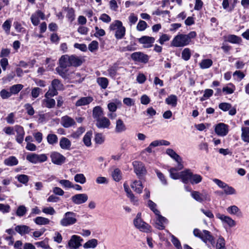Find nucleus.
I'll return each mask as SVG.
<instances>
[{
	"label": "nucleus",
	"instance_id": "32",
	"mask_svg": "<svg viewBox=\"0 0 249 249\" xmlns=\"http://www.w3.org/2000/svg\"><path fill=\"white\" fill-rule=\"evenodd\" d=\"M70 60L71 66L78 67L81 65L83 62L81 58L74 55L70 56Z\"/></svg>",
	"mask_w": 249,
	"mask_h": 249
},
{
	"label": "nucleus",
	"instance_id": "58",
	"mask_svg": "<svg viewBox=\"0 0 249 249\" xmlns=\"http://www.w3.org/2000/svg\"><path fill=\"white\" fill-rule=\"evenodd\" d=\"M42 212L46 214L54 215L56 212L54 208L52 207H44L42 209Z\"/></svg>",
	"mask_w": 249,
	"mask_h": 249
},
{
	"label": "nucleus",
	"instance_id": "23",
	"mask_svg": "<svg viewBox=\"0 0 249 249\" xmlns=\"http://www.w3.org/2000/svg\"><path fill=\"white\" fill-rule=\"evenodd\" d=\"M59 146L63 150H70L71 147V142L67 138L62 137L59 141Z\"/></svg>",
	"mask_w": 249,
	"mask_h": 249
},
{
	"label": "nucleus",
	"instance_id": "20",
	"mask_svg": "<svg viewBox=\"0 0 249 249\" xmlns=\"http://www.w3.org/2000/svg\"><path fill=\"white\" fill-rule=\"evenodd\" d=\"M139 42L143 45L145 48H150L155 41V38L148 36H143L139 38Z\"/></svg>",
	"mask_w": 249,
	"mask_h": 249
},
{
	"label": "nucleus",
	"instance_id": "51",
	"mask_svg": "<svg viewBox=\"0 0 249 249\" xmlns=\"http://www.w3.org/2000/svg\"><path fill=\"white\" fill-rule=\"evenodd\" d=\"M27 211L26 207L24 205H20L18 207L16 215L18 216L21 217L25 215Z\"/></svg>",
	"mask_w": 249,
	"mask_h": 249
},
{
	"label": "nucleus",
	"instance_id": "36",
	"mask_svg": "<svg viewBox=\"0 0 249 249\" xmlns=\"http://www.w3.org/2000/svg\"><path fill=\"white\" fill-rule=\"evenodd\" d=\"M226 40L233 44H238L241 42V38L235 35H230L226 37Z\"/></svg>",
	"mask_w": 249,
	"mask_h": 249
},
{
	"label": "nucleus",
	"instance_id": "59",
	"mask_svg": "<svg viewBox=\"0 0 249 249\" xmlns=\"http://www.w3.org/2000/svg\"><path fill=\"white\" fill-rule=\"evenodd\" d=\"M37 247H40L44 249H51L48 244V240L45 239L44 241L36 243Z\"/></svg>",
	"mask_w": 249,
	"mask_h": 249
},
{
	"label": "nucleus",
	"instance_id": "12",
	"mask_svg": "<svg viewBox=\"0 0 249 249\" xmlns=\"http://www.w3.org/2000/svg\"><path fill=\"white\" fill-rule=\"evenodd\" d=\"M216 217L220 219L223 224H227L230 227H233L236 225L235 221L231 217L220 213L215 214Z\"/></svg>",
	"mask_w": 249,
	"mask_h": 249
},
{
	"label": "nucleus",
	"instance_id": "56",
	"mask_svg": "<svg viewBox=\"0 0 249 249\" xmlns=\"http://www.w3.org/2000/svg\"><path fill=\"white\" fill-rule=\"evenodd\" d=\"M66 17L70 22H72L75 19L74 10L72 8H69L67 10Z\"/></svg>",
	"mask_w": 249,
	"mask_h": 249
},
{
	"label": "nucleus",
	"instance_id": "21",
	"mask_svg": "<svg viewBox=\"0 0 249 249\" xmlns=\"http://www.w3.org/2000/svg\"><path fill=\"white\" fill-rule=\"evenodd\" d=\"M96 121V125L99 128H108L110 125V121L106 117H102Z\"/></svg>",
	"mask_w": 249,
	"mask_h": 249
},
{
	"label": "nucleus",
	"instance_id": "34",
	"mask_svg": "<svg viewBox=\"0 0 249 249\" xmlns=\"http://www.w3.org/2000/svg\"><path fill=\"white\" fill-rule=\"evenodd\" d=\"M98 245V240L96 239H91L88 240L83 245V248L84 249H94Z\"/></svg>",
	"mask_w": 249,
	"mask_h": 249
},
{
	"label": "nucleus",
	"instance_id": "4",
	"mask_svg": "<svg viewBox=\"0 0 249 249\" xmlns=\"http://www.w3.org/2000/svg\"><path fill=\"white\" fill-rule=\"evenodd\" d=\"M77 214L72 212H67L64 214L60 221V225L63 227H68L75 224L77 221Z\"/></svg>",
	"mask_w": 249,
	"mask_h": 249
},
{
	"label": "nucleus",
	"instance_id": "30",
	"mask_svg": "<svg viewBox=\"0 0 249 249\" xmlns=\"http://www.w3.org/2000/svg\"><path fill=\"white\" fill-rule=\"evenodd\" d=\"M15 231L20 235L28 233L31 231L29 227L26 225H18L15 227Z\"/></svg>",
	"mask_w": 249,
	"mask_h": 249
},
{
	"label": "nucleus",
	"instance_id": "48",
	"mask_svg": "<svg viewBox=\"0 0 249 249\" xmlns=\"http://www.w3.org/2000/svg\"><path fill=\"white\" fill-rule=\"evenodd\" d=\"M74 181L80 184H84L86 182V178L84 174H77L74 177Z\"/></svg>",
	"mask_w": 249,
	"mask_h": 249
},
{
	"label": "nucleus",
	"instance_id": "1",
	"mask_svg": "<svg viewBox=\"0 0 249 249\" xmlns=\"http://www.w3.org/2000/svg\"><path fill=\"white\" fill-rule=\"evenodd\" d=\"M196 36L195 31H191L187 35L179 34L176 36L171 41V46L175 47H182L190 44L191 39Z\"/></svg>",
	"mask_w": 249,
	"mask_h": 249
},
{
	"label": "nucleus",
	"instance_id": "50",
	"mask_svg": "<svg viewBox=\"0 0 249 249\" xmlns=\"http://www.w3.org/2000/svg\"><path fill=\"white\" fill-rule=\"evenodd\" d=\"M59 183L65 188H74V185L69 180L61 179L58 181Z\"/></svg>",
	"mask_w": 249,
	"mask_h": 249
},
{
	"label": "nucleus",
	"instance_id": "41",
	"mask_svg": "<svg viewBox=\"0 0 249 249\" xmlns=\"http://www.w3.org/2000/svg\"><path fill=\"white\" fill-rule=\"evenodd\" d=\"M23 88V85L22 84H16L11 86L9 90L12 95L18 94Z\"/></svg>",
	"mask_w": 249,
	"mask_h": 249
},
{
	"label": "nucleus",
	"instance_id": "19",
	"mask_svg": "<svg viewBox=\"0 0 249 249\" xmlns=\"http://www.w3.org/2000/svg\"><path fill=\"white\" fill-rule=\"evenodd\" d=\"M45 15L40 10H37L35 13L32 14L31 17V20L32 24L35 26H37L39 23V19H44Z\"/></svg>",
	"mask_w": 249,
	"mask_h": 249
},
{
	"label": "nucleus",
	"instance_id": "16",
	"mask_svg": "<svg viewBox=\"0 0 249 249\" xmlns=\"http://www.w3.org/2000/svg\"><path fill=\"white\" fill-rule=\"evenodd\" d=\"M72 202L76 205H80L85 203L88 199V196L86 194H78L71 197Z\"/></svg>",
	"mask_w": 249,
	"mask_h": 249
},
{
	"label": "nucleus",
	"instance_id": "5",
	"mask_svg": "<svg viewBox=\"0 0 249 249\" xmlns=\"http://www.w3.org/2000/svg\"><path fill=\"white\" fill-rule=\"evenodd\" d=\"M136 228L144 232H149L151 231V226L144 222L141 218V213H138L133 221Z\"/></svg>",
	"mask_w": 249,
	"mask_h": 249
},
{
	"label": "nucleus",
	"instance_id": "27",
	"mask_svg": "<svg viewBox=\"0 0 249 249\" xmlns=\"http://www.w3.org/2000/svg\"><path fill=\"white\" fill-rule=\"evenodd\" d=\"M165 102L168 105L176 107L177 105L178 97L175 95L171 94L165 99Z\"/></svg>",
	"mask_w": 249,
	"mask_h": 249
},
{
	"label": "nucleus",
	"instance_id": "49",
	"mask_svg": "<svg viewBox=\"0 0 249 249\" xmlns=\"http://www.w3.org/2000/svg\"><path fill=\"white\" fill-rule=\"evenodd\" d=\"M125 34V28L123 26L122 27L119 29L118 30H117L115 34V37L118 39H120L123 38Z\"/></svg>",
	"mask_w": 249,
	"mask_h": 249
},
{
	"label": "nucleus",
	"instance_id": "22",
	"mask_svg": "<svg viewBox=\"0 0 249 249\" xmlns=\"http://www.w3.org/2000/svg\"><path fill=\"white\" fill-rule=\"evenodd\" d=\"M15 129L17 133L16 141L19 143H21L23 141L25 135L23 128L22 126L17 125L15 126Z\"/></svg>",
	"mask_w": 249,
	"mask_h": 249
},
{
	"label": "nucleus",
	"instance_id": "42",
	"mask_svg": "<svg viewBox=\"0 0 249 249\" xmlns=\"http://www.w3.org/2000/svg\"><path fill=\"white\" fill-rule=\"evenodd\" d=\"M242 140L247 142H249V127L242 128Z\"/></svg>",
	"mask_w": 249,
	"mask_h": 249
},
{
	"label": "nucleus",
	"instance_id": "35",
	"mask_svg": "<svg viewBox=\"0 0 249 249\" xmlns=\"http://www.w3.org/2000/svg\"><path fill=\"white\" fill-rule=\"evenodd\" d=\"M202 180V177L199 174H194L192 172L191 176L190 183L192 184H196L201 182Z\"/></svg>",
	"mask_w": 249,
	"mask_h": 249
},
{
	"label": "nucleus",
	"instance_id": "63",
	"mask_svg": "<svg viewBox=\"0 0 249 249\" xmlns=\"http://www.w3.org/2000/svg\"><path fill=\"white\" fill-rule=\"evenodd\" d=\"M147 23L143 20H140L137 26V29L139 31H144L147 27Z\"/></svg>",
	"mask_w": 249,
	"mask_h": 249
},
{
	"label": "nucleus",
	"instance_id": "55",
	"mask_svg": "<svg viewBox=\"0 0 249 249\" xmlns=\"http://www.w3.org/2000/svg\"><path fill=\"white\" fill-rule=\"evenodd\" d=\"M118 71V67L116 65H114L107 70L109 75L111 77H114Z\"/></svg>",
	"mask_w": 249,
	"mask_h": 249
},
{
	"label": "nucleus",
	"instance_id": "39",
	"mask_svg": "<svg viewBox=\"0 0 249 249\" xmlns=\"http://www.w3.org/2000/svg\"><path fill=\"white\" fill-rule=\"evenodd\" d=\"M213 61L210 59H203L199 63L200 68L202 69H208L213 65Z\"/></svg>",
	"mask_w": 249,
	"mask_h": 249
},
{
	"label": "nucleus",
	"instance_id": "29",
	"mask_svg": "<svg viewBox=\"0 0 249 249\" xmlns=\"http://www.w3.org/2000/svg\"><path fill=\"white\" fill-rule=\"evenodd\" d=\"M42 104L45 107L51 108L55 106V101L50 97H45L42 101Z\"/></svg>",
	"mask_w": 249,
	"mask_h": 249
},
{
	"label": "nucleus",
	"instance_id": "24",
	"mask_svg": "<svg viewBox=\"0 0 249 249\" xmlns=\"http://www.w3.org/2000/svg\"><path fill=\"white\" fill-rule=\"evenodd\" d=\"M93 100V98L90 96L82 97L76 101L75 106L76 107L86 106L90 104Z\"/></svg>",
	"mask_w": 249,
	"mask_h": 249
},
{
	"label": "nucleus",
	"instance_id": "15",
	"mask_svg": "<svg viewBox=\"0 0 249 249\" xmlns=\"http://www.w3.org/2000/svg\"><path fill=\"white\" fill-rule=\"evenodd\" d=\"M131 57L135 61L144 63H147L149 60V56L147 55L140 52L132 53Z\"/></svg>",
	"mask_w": 249,
	"mask_h": 249
},
{
	"label": "nucleus",
	"instance_id": "11",
	"mask_svg": "<svg viewBox=\"0 0 249 249\" xmlns=\"http://www.w3.org/2000/svg\"><path fill=\"white\" fill-rule=\"evenodd\" d=\"M50 158L52 162L56 165H61L64 163L66 158L58 152H53L51 153Z\"/></svg>",
	"mask_w": 249,
	"mask_h": 249
},
{
	"label": "nucleus",
	"instance_id": "3",
	"mask_svg": "<svg viewBox=\"0 0 249 249\" xmlns=\"http://www.w3.org/2000/svg\"><path fill=\"white\" fill-rule=\"evenodd\" d=\"M59 61V67L56 68V71L61 77L66 78L69 75L68 67L71 66L70 55H62Z\"/></svg>",
	"mask_w": 249,
	"mask_h": 249
},
{
	"label": "nucleus",
	"instance_id": "31",
	"mask_svg": "<svg viewBox=\"0 0 249 249\" xmlns=\"http://www.w3.org/2000/svg\"><path fill=\"white\" fill-rule=\"evenodd\" d=\"M126 126L124 122L121 119H118L116 121L115 131L117 133H121L125 131Z\"/></svg>",
	"mask_w": 249,
	"mask_h": 249
},
{
	"label": "nucleus",
	"instance_id": "45",
	"mask_svg": "<svg viewBox=\"0 0 249 249\" xmlns=\"http://www.w3.org/2000/svg\"><path fill=\"white\" fill-rule=\"evenodd\" d=\"M123 24L122 22L118 20H116L114 21H113L109 26V29L110 30H118L119 29L122 27Z\"/></svg>",
	"mask_w": 249,
	"mask_h": 249
},
{
	"label": "nucleus",
	"instance_id": "37",
	"mask_svg": "<svg viewBox=\"0 0 249 249\" xmlns=\"http://www.w3.org/2000/svg\"><path fill=\"white\" fill-rule=\"evenodd\" d=\"M53 89L57 90H61L63 89V85L58 79H55L52 82L51 85L50 86Z\"/></svg>",
	"mask_w": 249,
	"mask_h": 249
},
{
	"label": "nucleus",
	"instance_id": "2",
	"mask_svg": "<svg viewBox=\"0 0 249 249\" xmlns=\"http://www.w3.org/2000/svg\"><path fill=\"white\" fill-rule=\"evenodd\" d=\"M180 170L178 169V166L171 168L169 170L170 177L174 179H180L181 181L185 184L190 182L192 173L191 170L189 169H186L180 172H177L178 171Z\"/></svg>",
	"mask_w": 249,
	"mask_h": 249
},
{
	"label": "nucleus",
	"instance_id": "9",
	"mask_svg": "<svg viewBox=\"0 0 249 249\" xmlns=\"http://www.w3.org/2000/svg\"><path fill=\"white\" fill-rule=\"evenodd\" d=\"M83 239L79 236L73 235L68 242L67 247L70 249H77L81 246Z\"/></svg>",
	"mask_w": 249,
	"mask_h": 249
},
{
	"label": "nucleus",
	"instance_id": "64",
	"mask_svg": "<svg viewBox=\"0 0 249 249\" xmlns=\"http://www.w3.org/2000/svg\"><path fill=\"white\" fill-rule=\"evenodd\" d=\"M25 109L27 111V113L28 115L32 116L35 113V110L32 106V105L30 104H26L24 106Z\"/></svg>",
	"mask_w": 249,
	"mask_h": 249
},
{
	"label": "nucleus",
	"instance_id": "13",
	"mask_svg": "<svg viewBox=\"0 0 249 249\" xmlns=\"http://www.w3.org/2000/svg\"><path fill=\"white\" fill-rule=\"evenodd\" d=\"M155 227L159 230L164 229L165 228V224L167 223V219L165 217L162 216L160 214V212L155 214Z\"/></svg>",
	"mask_w": 249,
	"mask_h": 249
},
{
	"label": "nucleus",
	"instance_id": "61",
	"mask_svg": "<svg viewBox=\"0 0 249 249\" xmlns=\"http://www.w3.org/2000/svg\"><path fill=\"white\" fill-rule=\"evenodd\" d=\"M16 178L19 182L23 184H26L29 181V177L26 175H18Z\"/></svg>",
	"mask_w": 249,
	"mask_h": 249
},
{
	"label": "nucleus",
	"instance_id": "52",
	"mask_svg": "<svg viewBox=\"0 0 249 249\" xmlns=\"http://www.w3.org/2000/svg\"><path fill=\"white\" fill-rule=\"evenodd\" d=\"M85 129L83 127H79L75 132L71 134V137L73 139H78L85 132Z\"/></svg>",
	"mask_w": 249,
	"mask_h": 249
},
{
	"label": "nucleus",
	"instance_id": "47",
	"mask_svg": "<svg viewBox=\"0 0 249 249\" xmlns=\"http://www.w3.org/2000/svg\"><path fill=\"white\" fill-rule=\"evenodd\" d=\"M224 193L227 195H231L236 194V192L235 190L231 186H230L226 184L223 188Z\"/></svg>",
	"mask_w": 249,
	"mask_h": 249
},
{
	"label": "nucleus",
	"instance_id": "38",
	"mask_svg": "<svg viewBox=\"0 0 249 249\" xmlns=\"http://www.w3.org/2000/svg\"><path fill=\"white\" fill-rule=\"evenodd\" d=\"M225 241L223 237L220 236L216 241V243L214 247L215 249H226L225 246Z\"/></svg>",
	"mask_w": 249,
	"mask_h": 249
},
{
	"label": "nucleus",
	"instance_id": "33",
	"mask_svg": "<svg viewBox=\"0 0 249 249\" xmlns=\"http://www.w3.org/2000/svg\"><path fill=\"white\" fill-rule=\"evenodd\" d=\"M34 222L38 225H48L50 223V220L47 218L37 216L34 219Z\"/></svg>",
	"mask_w": 249,
	"mask_h": 249
},
{
	"label": "nucleus",
	"instance_id": "28",
	"mask_svg": "<svg viewBox=\"0 0 249 249\" xmlns=\"http://www.w3.org/2000/svg\"><path fill=\"white\" fill-rule=\"evenodd\" d=\"M4 164L8 166H13L17 165L18 163V160L15 156H10L4 160Z\"/></svg>",
	"mask_w": 249,
	"mask_h": 249
},
{
	"label": "nucleus",
	"instance_id": "60",
	"mask_svg": "<svg viewBox=\"0 0 249 249\" xmlns=\"http://www.w3.org/2000/svg\"><path fill=\"white\" fill-rule=\"evenodd\" d=\"M147 205L150 209L155 214L160 212L158 209H156V204L153 202L152 200H149L148 201Z\"/></svg>",
	"mask_w": 249,
	"mask_h": 249
},
{
	"label": "nucleus",
	"instance_id": "25",
	"mask_svg": "<svg viewBox=\"0 0 249 249\" xmlns=\"http://www.w3.org/2000/svg\"><path fill=\"white\" fill-rule=\"evenodd\" d=\"M104 115V112L103 109L100 106H96L93 109L92 116L93 118L96 121L98 119L101 118Z\"/></svg>",
	"mask_w": 249,
	"mask_h": 249
},
{
	"label": "nucleus",
	"instance_id": "40",
	"mask_svg": "<svg viewBox=\"0 0 249 249\" xmlns=\"http://www.w3.org/2000/svg\"><path fill=\"white\" fill-rule=\"evenodd\" d=\"M98 84L103 89H106L108 85V80L106 77H99L96 80Z\"/></svg>",
	"mask_w": 249,
	"mask_h": 249
},
{
	"label": "nucleus",
	"instance_id": "7",
	"mask_svg": "<svg viewBox=\"0 0 249 249\" xmlns=\"http://www.w3.org/2000/svg\"><path fill=\"white\" fill-rule=\"evenodd\" d=\"M166 153L177 162L178 169H182L184 168L182 158L173 149H167Z\"/></svg>",
	"mask_w": 249,
	"mask_h": 249
},
{
	"label": "nucleus",
	"instance_id": "18",
	"mask_svg": "<svg viewBox=\"0 0 249 249\" xmlns=\"http://www.w3.org/2000/svg\"><path fill=\"white\" fill-rule=\"evenodd\" d=\"M134 171L137 176H140L145 174L146 170L143 164L139 161H134L133 162Z\"/></svg>",
	"mask_w": 249,
	"mask_h": 249
},
{
	"label": "nucleus",
	"instance_id": "43",
	"mask_svg": "<svg viewBox=\"0 0 249 249\" xmlns=\"http://www.w3.org/2000/svg\"><path fill=\"white\" fill-rule=\"evenodd\" d=\"M92 133L91 131L87 132L84 135L83 138V142L84 144L88 147L91 145V138L92 137Z\"/></svg>",
	"mask_w": 249,
	"mask_h": 249
},
{
	"label": "nucleus",
	"instance_id": "14",
	"mask_svg": "<svg viewBox=\"0 0 249 249\" xmlns=\"http://www.w3.org/2000/svg\"><path fill=\"white\" fill-rule=\"evenodd\" d=\"M60 124L65 128H69L76 125V122L72 118L68 115L61 117Z\"/></svg>",
	"mask_w": 249,
	"mask_h": 249
},
{
	"label": "nucleus",
	"instance_id": "62",
	"mask_svg": "<svg viewBox=\"0 0 249 249\" xmlns=\"http://www.w3.org/2000/svg\"><path fill=\"white\" fill-rule=\"evenodd\" d=\"M58 92L56 90L52 88L50 86L48 91L45 93V97H52L57 94Z\"/></svg>",
	"mask_w": 249,
	"mask_h": 249
},
{
	"label": "nucleus",
	"instance_id": "57",
	"mask_svg": "<svg viewBox=\"0 0 249 249\" xmlns=\"http://www.w3.org/2000/svg\"><path fill=\"white\" fill-rule=\"evenodd\" d=\"M11 25V21L10 20H6L2 24V28L7 34H9L10 33Z\"/></svg>",
	"mask_w": 249,
	"mask_h": 249
},
{
	"label": "nucleus",
	"instance_id": "53",
	"mask_svg": "<svg viewBox=\"0 0 249 249\" xmlns=\"http://www.w3.org/2000/svg\"><path fill=\"white\" fill-rule=\"evenodd\" d=\"M227 211L228 213L231 214H236L238 213H241L240 209L235 205H232L229 207L227 209Z\"/></svg>",
	"mask_w": 249,
	"mask_h": 249
},
{
	"label": "nucleus",
	"instance_id": "17",
	"mask_svg": "<svg viewBox=\"0 0 249 249\" xmlns=\"http://www.w3.org/2000/svg\"><path fill=\"white\" fill-rule=\"evenodd\" d=\"M229 131L228 125L223 124L219 123L215 127V132L219 136H225Z\"/></svg>",
	"mask_w": 249,
	"mask_h": 249
},
{
	"label": "nucleus",
	"instance_id": "46",
	"mask_svg": "<svg viewBox=\"0 0 249 249\" xmlns=\"http://www.w3.org/2000/svg\"><path fill=\"white\" fill-rule=\"evenodd\" d=\"M112 177L116 181H119L122 179V174L121 171L116 168L112 173Z\"/></svg>",
	"mask_w": 249,
	"mask_h": 249
},
{
	"label": "nucleus",
	"instance_id": "54",
	"mask_svg": "<svg viewBox=\"0 0 249 249\" xmlns=\"http://www.w3.org/2000/svg\"><path fill=\"white\" fill-rule=\"evenodd\" d=\"M191 55V53L190 49L186 48L182 51L181 53V57L183 60L185 61L188 60L190 59Z\"/></svg>",
	"mask_w": 249,
	"mask_h": 249
},
{
	"label": "nucleus",
	"instance_id": "6",
	"mask_svg": "<svg viewBox=\"0 0 249 249\" xmlns=\"http://www.w3.org/2000/svg\"><path fill=\"white\" fill-rule=\"evenodd\" d=\"M26 160L33 164H36L47 161L48 157L45 154L30 153L27 155Z\"/></svg>",
	"mask_w": 249,
	"mask_h": 249
},
{
	"label": "nucleus",
	"instance_id": "8",
	"mask_svg": "<svg viewBox=\"0 0 249 249\" xmlns=\"http://www.w3.org/2000/svg\"><path fill=\"white\" fill-rule=\"evenodd\" d=\"M191 196L194 199L199 202H203L206 201H209L211 200L210 196L204 191H203L202 193H200L198 191H192Z\"/></svg>",
	"mask_w": 249,
	"mask_h": 249
},
{
	"label": "nucleus",
	"instance_id": "10",
	"mask_svg": "<svg viewBox=\"0 0 249 249\" xmlns=\"http://www.w3.org/2000/svg\"><path fill=\"white\" fill-rule=\"evenodd\" d=\"M201 239L205 243L208 248H210L211 247H214V238L208 231H203V235Z\"/></svg>",
	"mask_w": 249,
	"mask_h": 249
},
{
	"label": "nucleus",
	"instance_id": "44",
	"mask_svg": "<svg viewBox=\"0 0 249 249\" xmlns=\"http://www.w3.org/2000/svg\"><path fill=\"white\" fill-rule=\"evenodd\" d=\"M47 142L51 145L56 144L58 142V137L55 134H49L47 136Z\"/></svg>",
	"mask_w": 249,
	"mask_h": 249
},
{
	"label": "nucleus",
	"instance_id": "26",
	"mask_svg": "<svg viewBox=\"0 0 249 249\" xmlns=\"http://www.w3.org/2000/svg\"><path fill=\"white\" fill-rule=\"evenodd\" d=\"M132 189L138 194H141L143 188L142 183L141 181L135 180L131 184Z\"/></svg>",
	"mask_w": 249,
	"mask_h": 249
}]
</instances>
